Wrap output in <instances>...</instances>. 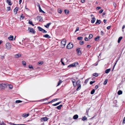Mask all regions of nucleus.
<instances>
[{
    "label": "nucleus",
    "mask_w": 125,
    "mask_h": 125,
    "mask_svg": "<svg viewBox=\"0 0 125 125\" xmlns=\"http://www.w3.org/2000/svg\"><path fill=\"white\" fill-rule=\"evenodd\" d=\"M78 65V63L77 62H76L73 63L68 65V67H76L77 65Z\"/></svg>",
    "instance_id": "nucleus-1"
},
{
    "label": "nucleus",
    "mask_w": 125,
    "mask_h": 125,
    "mask_svg": "<svg viewBox=\"0 0 125 125\" xmlns=\"http://www.w3.org/2000/svg\"><path fill=\"white\" fill-rule=\"evenodd\" d=\"M66 43V40L64 39H63L61 42V44L62 45V48H64L65 46Z\"/></svg>",
    "instance_id": "nucleus-2"
},
{
    "label": "nucleus",
    "mask_w": 125,
    "mask_h": 125,
    "mask_svg": "<svg viewBox=\"0 0 125 125\" xmlns=\"http://www.w3.org/2000/svg\"><path fill=\"white\" fill-rule=\"evenodd\" d=\"M7 85V84L5 83H2L0 84V88L2 89H4Z\"/></svg>",
    "instance_id": "nucleus-3"
},
{
    "label": "nucleus",
    "mask_w": 125,
    "mask_h": 125,
    "mask_svg": "<svg viewBox=\"0 0 125 125\" xmlns=\"http://www.w3.org/2000/svg\"><path fill=\"white\" fill-rule=\"evenodd\" d=\"M73 47V45L72 43L70 42L67 46V48L68 49H70Z\"/></svg>",
    "instance_id": "nucleus-4"
},
{
    "label": "nucleus",
    "mask_w": 125,
    "mask_h": 125,
    "mask_svg": "<svg viewBox=\"0 0 125 125\" xmlns=\"http://www.w3.org/2000/svg\"><path fill=\"white\" fill-rule=\"evenodd\" d=\"M6 48L8 50L10 49L11 47V45L10 43L9 42H7L6 44Z\"/></svg>",
    "instance_id": "nucleus-5"
},
{
    "label": "nucleus",
    "mask_w": 125,
    "mask_h": 125,
    "mask_svg": "<svg viewBox=\"0 0 125 125\" xmlns=\"http://www.w3.org/2000/svg\"><path fill=\"white\" fill-rule=\"evenodd\" d=\"M28 30H29L30 32H31L32 34H34L35 33V31L32 28H30L29 27Z\"/></svg>",
    "instance_id": "nucleus-6"
},
{
    "label": "nucleus",
    "mask_w": 125,
    "mask_h": 125,
    "mask_svg": "<svg viewBox=\"0 0 125 125\" xmlns=\"http://www.w3.org/2000/svg\"><path fill=\"white\" fill-rule=\"evenodd\" d=\"M48 119V118L47 117H43L41 118V121L42 122L43 121H47Z\"/></svg>",
    "instance_id": "nucleus-7"
},
{
    "label": "nucleus",
    "mask_w": 125,
    "mask_h": 125,
    "mask_svg": "<svg viewBox=\"0 0 125 125\" xmlns=\"http://www.w3.org/2000/svg\"><path fill=\"white\" fill-rule=\"evenodd\" d=\"M80 48H79L76 50L77 52L79 55H80L81 54V51L80 50Z\"/></svg>",
    "instance_id": "nucleus-8"
},
{
    "label": "nucleus",
    "mask_w": 125,
    "mask_h": 125,
    "mask_svg": "<svg viewBox=\"0 0 125 125\" xmlns=\"http://www.w3.org/2000/svg\"><path fill=\"white\" fill-rule=\"evenodd\" d=\"M38 6L39 7V8L40 12H42L43 13H45V12L44 11H43V10H42V9L41 7L40 6V4H38Z\"/></svg>",
    "instance_id": "nucleus-9"
},
{
    "label": "nucleus",
    "mask_w": 125,
    "mask_h": 125,
    "mask_svg": "<svg viewBox=\"0 0 125 125\" xmlns=\"http://www.w3.org/2000/svg\"><path fill=\"white\" fill-rule=\"evenodd\" d=\"M37 19L38 20H39V21H42V17L40 16H38L37 17Z\"/></svg>",
    "instance_id": "nucleus-10"
},
{
    "label": "nucleus",
    "mask_w": 125,
    "mask_h": 125,
    "mask_svg": "<svg viewBox=\"0 0 125 125\" xmlns=\"http://www.w3.org/2000/svg\"><path fill=\"white\" fill-rule=\"evenodd\" d=\"M77 85V88L76 89L77 91L79 90L81 88V86L80 84H78Z\"/></svg>",
    "instance_id": "nucleus-11"
},
{
    "label": "nucleus",
    "mask_w": 125,
    "mask_h": 125,
    "mask_svg": "<svg viewBox=\"0 0 125 125\" xmlns=\"http://www.w3.org/2000/svg\"><path fill=\"white\" fill-rule=\"evenodd\" d=\"M72 83H73V84L74 87H76V85H77L76 83L75 84H74V83H75V80L74 79H72Z\"/></svg>",
    "instance_id": "nucleus-12"
},
{
    "label": "nucleus",
    "mask_w": 125,
    "mask_h": 125,
    "mask_svg": "<svg viewBox=\"0 0 125 125\" xmlns=\"http://www.w3.org/2000/svg\"><path fill=\"white\" fill-rule=\"evenodd\" d=\"M21 56V54L20 53H18L17 54H15V57L17 58L20 57Z\"/></svg>",
    "instance_id": "nucleus-13"
},
{
    "label": "nucleus",
    "mask_w": 125,
    "mask_h": 125,
    "mask_svg": "<svg viewBox=\"0 0 125 125\" xmlns=\"http://www.w3.org/2000/svg\"><path fill=\"white\" fill-rule=\"evenodd\" d=\"M92 19L91 21V23H93L96 20V19L95 17L92 18Z\"/></svg>",
    "instance_id": "nucleus-14"
},
{
    "label": "nucleus",
    "mask_w": 125,
    "mask_h": 125,
    "mask_svg": "<svg viewBox=\"0 0 125 125\" xmlns=\"http://www.w3.org/2000/svg\"><path fill=\"white\" fill-rule=\"evenodd\" d=\"M18 10V7H16L14 10V12L16 14L17 13V11Z\"/></svg>",
    "instance_id": "nucleus-15"
},
{
    "label": "nucleus",
    "mask_w": 125,
    "mask_h": 125,
    "mask_svg": "<svg viewBox=\"0 0 125 125\" xmlns=\"http://www.w3.org/2000/svg\"><path fill=\"white\" fill-rule=\"evenodd\" d=\"M51 24V23L50 22L46 24V25H44V27L47 28H48L50 25Z\"/></svg>",
    "instance_id": "nucleus-16"
},
{
    "label": "nucleus",
    "mask_w": 125,
    "mask_h": 125,
    "mask_svg": "<svg viewBox=\"0 0 125 125\" xmlns=\"http://www.w3.org/2000/svg\"><path fill=\"white\" fill-rule=\"evenodd\" d=\"M8 39L12 41L13 39V36L10 35V37L8 38Z\"/></svg>",
    "instance_id": "nucleus-17"
},
{
    "label": "nucleus",
    "mask_w": 125,
    "mask_h": 125,
    "mask_svg": "<svg viewBox=\"0 0 125 125\" xmlns=\"http://www.w3.org/2000/svg\"><path fill=\"white\" fill-rule=\"evenodd\" d=\"M78 116L76 114L74 115L73 117V118L74 119H76L78 118Z\"/></svg>",
    "instance_id": "nucleus-18"
},
{
    "label": "nucleus",
    "mask_w": 125,
    "mask_h": 125,
    "mask_svg": "<svg viewBox=\"0 0 125 125\" xmlns=\"http://www.w3.org/2000/svg\"><path fill=\"white\" fill-rule=\"evenodd\" d=\"M7 2L9 5H11L12 4V3L11 2V0H7Z\"/></svg>",
    "instance_id": "nucleus-19"
},
{
    "label": "nucleus",
    "mask_w": 125,
    "mask_h": 125,
    "mask_svg": "<svg viewBox=\"0 0 125 125\" xmlns=\"http://www.w3.org/2000/svg\"><path fill=\"white\" fill-rule=\"evenodd\" d=\"M101 23V21L100 20H97L96 21V22L95 24H99Z\"/></svg>",
    "instance_id": "nucleus-20"
},
{
    "label": "nucleus",
    "mask_w": 125,
    "mask_h": 125,
    "mask_svg": "<svg viewBox=\"0 0 125 125\" xmlns=\"http://www.w3.org/2000/svg\"><path fill=\"white\" fill-rule=\"evenodd\" d=\"M64 12L66 14H68L69 12V11L67 10H65Z\"/></svg>",
    "instance_id": "nucleus-21"
},
{
    "label": "nucleus",
    "mask_w": 125,
    "mask_h": 125,
    "mask_svg": "<svg viewBox=\"0 0 125 125\" xmlns=\"http://www.w3.org/2000/svg\"><path fill=\"white\" fill-rule=\"evenodd\" d=\"M111 70L110 69H108L106 70L105 71V73H109Z\"/></svg>",
    "instance_id": "nucleus-22"
},
{
    "label": "nucleus",
    "mask_w": 125,
    "mask_h": 125,
    "mask_svg": "<svg viewBox=\"0 0 125 125\" xmlns=\"http://www.w3.org/2000/svg\"><path fill=\"white\" fill-rule=\"evenodd\" d=\"M43 37L46 38H51L50 36L48 34H46L43 36Z\"/></svg>",
    "instance_id": "nucleus-23"
},
{
    "label": "nucleus",
    "mask_w": 125,
    "mask_h": 125,
    "mask_svg": "<svg viewBox=\"0 0 125 125\" xmlns=\"http://www.w3.org/2000/svg\"><path fill=\"white\" fill-rule=\"evenodd\" d=\"M37 28L40 31H41L42 32L43 31V29L41 27L38 26V27Z\"/></svg>",
    "instance_id": "nucleus-24"
},
{
    "label": "nucleus",
    "mask_w": 125,
    "mask_h": 125,
    "mask_svg": "<svg viewBox=\"0 0 125 125\" xmlns=\"http://www.w3.org/2000/svg\"><path fill=\"white\" fill-rule=\"evenodd\" d=\"M61 103V102H58L56 104H53L52 105L53 106H57V105H59V104Z\"/></svg>",
    "instance_id": "nucleus-25"
},
{
    "label": "nucleus",
    "mask_w": 125,
    "mask_h": 125,
    "mask_svg": "<svg viewBox=\"0 0 125 125\" xmlns=\"http://www.w3.org/2000/svg\"><path fill=\"white\" fill-rule=\"evenodd\" d=\"M123 37H120L118 39V43H119L121 40L122 39Z\"/></svg>",
    "instance_id": "nucleus-26"
},
{
    "label": "nucleus",
    "mask_w": 125,
    "mask_h": 125,
    "mask_svg": "<svg viewBox=\"0 0 125 125\" xmlns=\"http://www.w3.org/2000/svg\"><path fill=\"white\" fill-rule=\"evenodd\" d=\"M43 63V62L42 61H39L38 63V64L40 65H42Z\"/></svg>",
    "instance_id": "nucleus-27"
},
{
    "label": "nucleus",
    "mask_w": 125,
    "mask_h": 125,
    "mask_svg": "<svg viewBox=\"0 0 125 125\" xmlns=\"http://www.w3.org/2000/svg\"><path fill=\"white\" fill-rule=\"evenodd\" d=\"M62 106V105H59V106H57L56 108H57L59 110H60L61 109V107Z\"/></svg>",
    "instance_id": "nucleus-28"
},
{
    "label": "nucleus",
    "mask_w": 125,
    "mask_h": 125,
    "mask_svg": "<svg viewBox=\"0 0 125 125\" xmlns=\"http://www.w3.org/2000/svg\"><path fill=\"white\" fill-rule=\"evenodd\" d=\"M58 13H61L62 12V9H58Z\"/></svg>",
    "instance_id": "nucleus-29"
},
{
    "label": "nucleus",
    "mask_w": 125,
    "mask_h": 125,
    "mask_svg": "<svg viewBox=\"0 0 125 125\" xmlns=\"http://www.w3.org/2000/svg\"><path fill=\"white\" fill-rule=\"evenodd\" d=\"M118 94V95H120L122 93V92L121 90H119L117 92Z\"/></svg>",
    "instance_id": "nucleus-30"
},
{
    "label": "nucleus",
    "mask_w": 125,
    "mask_h": 125,
    "mask_svg": "<svg viewBox=\"0 0 125 125\" xmlns=\"http://www.w3.org/2000/svg\"><path fill=\"white\" fill-rule=\"evenodd\" d=\"M57 99H57V98L54 99L52 100L51 102H49L48 103H52V102H54L56 101L57 100Z\"/></svg>",
    "instance_id": "nucleus-31"
},
{
    "label": "nucleus",
    "mask_w": 125,
    "mask_h": 125,
    "mask_svg": "<svg viewBox=\"0 0 125 125\" xmlns=\"http://www.w3.org/2000/svg\"><path fill=\"white\" fill-rule=\"evenodd\" d=\"M99 38H100L99 36H98L97 37H96V38H94V40L96 41H97L98 40H99Z\"/></svg>",
    "instance_id": "nucleus-32"
},
{
    "label": "nucleus",
    "mask_w": 125,
    "mask_h": 125,
    "mask_svg": "<svg viewBox=\"0 0 125 125\" xmlns=\"http://www.w3.org/2000/svg\"><path fill=\"white\" fill-rule=\"evenodd\" d=\"M87 120V118L85 116H84V117H83V118L82 119V120L84 121L85 120Z\"/></svg>",
    "instance_id": "nucleus-33"
},
{
    "label": "nucleus",
    "mask_w": 125,
    "mask_h": 125,
    "mask_svg": "<svg viewBox=\"0 0 125 125\" xmlns=\"http://www.w3.org/2000/svg\"><path fill=\"white\" fill-rule=\"evenodd\" d=\"M95 91L94 89H93L91 92V94H94Z\"/></svg>",
    "instance_id": "nucleus-34"
},
{
    "label": "nucleus",
    "mask_w": 125,
    "mask_h": 125,
    "mask_svg": "<svg viewBox=\"0 0 125 125\" xmlns=\"http://www.w3.org/2000/svg\"><path fill=\"white\" fill-rule=\"evenodd\" d=\"M62 81L61 80H59L58 83V85H57V86H58L62 82Z\"/></svg>",
    "instance_id": "nucleus-35"
},
{
    "label": "nucleus",
    "mask_w": 125,
    "mask_h": 125,
    "mask_svg": "<svg viewBox=\"0 0 125 125\" xmlns=\"http://www.w3.org/2000/svg\"><path fill=\"white\" fill-rule=\"evenodd\" d=\"M93 37V35L92 34H89L88 38L89 39H91Z\"/></svg>",
    "instance_id": "nucleus-36"
},
{
    "label": "nucleus",
    "mask_w": 125,
    "mask_h": 125,
    "mask_svg": "<svg viewBox=\"0 0 125 125\" xmlns=\"http://www.w3.org/2000/svg\"><path fill=\"white\" fill-rule=\"evenodd\" d=\"M77 39L78 40H82L83 39V37H78Z\"/></svg>",
    "instance_id": "nucleus-37"
},
{
    "label": "nucleus",
    "mask_w": 125,
    "mask_h": 125,
    "mask_svg": "<svg viewBox=\"0 0 125 125\" xmlns=\"http://www.w3.org/2000/svg\"><path fill=\"white\" fill-rule=\"evenodd\" d=\"M22 101L20 100H17L15 101V103H21Z\"/></svg>",
    "instance_id": "nucleus-38"
},
{
    "label": "nucleus",
    "mask_w": 125,
    "mask_h": 125,
    "mask_svg": "<svg viewBox=\"0 0 125 125\" xmlns=\"http://www.w3.org/2000/svg\"><path fill=\"white\" fill-rule=\"evenodd\" d=\"M93 75L94 76H95V77H96L98 76V73H95L93 74Z\"/></svg>",
    "instance_id": "nucleus-39"
},
{
    "label": "nucleus",
    "mask_w": 125,
    "mask_h": 125,
    "mask_svg": "<svg viewBox=\"0 0 125 125\" xmlns=\"http://www.w3.org/2000/svg\"><path fill=\"white\" fill-rule=\"evenodd\" d=\"M107 81H108L107 79H105L104 82V85H106L107 83Z\"/></svg>",
    "instance_id": "nucleus-40"
},
{
    "label": "nucleus",
    "mask_w": 125,
    "mask_h": 125,
    "mask_svg": "<svg viewBox=\"0 0 125 125\" xmlns=\"http://www.w3.org/2000/svg\"><path fill=\"white\" fill-rule=\"evenodd\" d=\"M9 87L10 89H12L13 88V86L9 84Z\"/></svg>",
    "instance_id": "nucleus-41"
},
{
    "label": "nucleus",
    "mask_w": 125,
    "mask_h": 125,
    "mask_svg": "<svg viewBox=\"0 0 125 125\" xmlns=\"http://www.w3.org/2000/svg\"><path fill=\"white\" fill-rule=\"evenodd\" d=\"M80 80H78L77 81V82L76 83V85H77L78 84H80Z\"/></svg>",
    "instance_id": "nucleus-42"
},
{
    "label": "nucleus",
    "mask_w": 125,
    "mask_h": 125,
    "mask_svg": "<svg viewBox=\"0 0 125 125\" xmlns=\"http://www.w3.org/2000/svg\"><path fill=\"white\" fill-rule=\"evenodd\" d=\"M22 63L23 65H24L25 66L26 65V63L25 62V61H22Z\"/></svg>",
    "instance_id": "nucleus-43"
},
{
    "label": "nucleus",
    "mask_w": 125,
    "mask_h": 125,
    "mask_svg": "<svg viewBox=\"0 0 125 125\" xmlns=\"http://www.w3.org/2000/svg\"><path fill=\"white\" fill-rule=\"evenodd\" d=\"M101 9V7H97L96 8V9L97 10H99Z\"/></svg>",
    "instance_id": "nucleus-44"
},
{
    "label": "nucleus",
    "mask_w": 125,
    "mask_h": 125,
    "mask_svg": "<svg viewBox=\"0 0 125 125\" xmlns=\"http://www.w3.org/2000/svg\"><path fill=\"white\" fill-rule=\"evenodd\" d=\"M80 44L81 45H83V44L84 42L83 41H80Z\"/></svg>",
    "instance_id": "nucleus-45"
},
{
    "label": "nucleus",
    "mask_w": 125,
    "mask_h": 125,
    "mask_svg": "<svg viewBox=\"0 0 125 125\" xmlns=\"http://www.w3.org/2000/svg\"><path fill=\"white\" fill-rule=\"evenodd\" d=\"M113 4L114 7L115 8L116 6V3L115 2H113Z\"/></svg>",
    "instance_id": "nucleus-46"
},
{
    "label": "nucleus",
    "mask_w": 125,
    "mask_h": 125,
    "mask_svg": "<svg viewBox=\"0 0 125 125\" xmlns=\"http://www.w3.org/2000/svg\"><path fill=\"white\" fill-rule=\"evenodd\" d=\"M7 10L8 11H10L11 10V8L10 7H9L7 8Z\"/></svg>",
    "instance_id": "nucleus-47"
},
{
    "label": "nucleus",
    "mask_w": 125,
    "mask_h": 125,
    "mask_svg": "<svg viewBox=\"0 0 125 125\" xmlns=\"http://www.w3.org/2000/svg\"><path fill=\"white\" fill-rule=\"evenodd\" d=\"M26 114L25 113L23 114L22 115V116L24 118H26Z\"/></svg>",
    "instance_id": "nucleus-48"
},
{
    "label": "nucleus",
    "mask_w": 125,
    "mask_h": 125,
    "mask_svg": "<svg viewBox=\"0 0 125 125\" xmlns=\"http://www.w3.org/2000/svg\"><path fill=\"white\" fill-rule=\"evenodd\" d=\"M79 27H77L75 31V32L77 31H79Z\"/></svg>",
    "instance_id": "nucleus-49"
},
{
    "label": "nucleus",
    "mask_w": 125,
    "mask_h": 125,
    "mask_svg": "<svg viewBox=\"0 0 125 125\" xmlns=\"http://www.w3.org/2000/svg\"><path fill=\"white\" fill-rule=\"evenodd\" d=\"M103 11V10L102 9V10H100L99 12V13H102Z\"/></svg>",
    "instance_id": "nucleus-50"
},
{
    "label": "nucleus",
    "mask_w": 125,
    "mask_h": 125,
    "mask_svg": "<svg viewBox=\"0 0 125 125\" xmlns=\"http://www.w3.org/2000/svg\"><path fill=\"white\" fill-rule=\"evenodd\" d=\"M10 124L12 125H20V124H16L14 123H10Z\"/></svg>",
    "instance_id": "nucleus-51"
},
{
    "label": "nucleus",
    "mask_w": 125,
    "mask_h": 125,
    "mask_svg": "<svg viewBox=\"0 0 125 125\" xmlns=\"http://www.w3.org/2000/svg\"><path fill=\"white\" fill-rule=\"evenodd\" d=\"M94 82H95V81H91L90 82V84L91 85V84H93V83H94Z\"/></svg>",
    "instance_id": "nucleus-52"
},
{
    "label": "nucleus",
    "mask_w": 125,
    "mask_h": 125,
    "mask_svg": "<svg viewBox=\"0 0 125 125\" xmlns=\"http://www.w3.org/2000/svg\"><path fill=\"white\" fill-rule=\"evenodd\" d=\"M29 68H30V69L33 68V66L31 65H29Z\"/></svg>",
    "instance_id": "nucleus-53"
},
{
    "label": "nucleus",
    "mask_w": 125,
    "mask_h": 125,
    "mask_svg": "<svg viewBox=\"0 0 125 125\" xmlns=\"http://www.w3.org/2000/svg\"><path fill=\"white\" fill-rule=\"evenodd\" d=\"M89 80V78H88L85 80V82L86 83H87L88 82Z\"/></svg>",
    "instance_id": "nucleus-54"
},
{
    "label": "nucleus",
    "mask_w": 125,
    "mask_h": 125,
    "mask_svg": "<svg viewBox=\"0 0 125 125\" xmlns=\"http://www.w3.org/2000/svg\"><path fill=\"white\" fill-rule=\"evenodd\" d=\"M29 23L31 25V24L33 23L31 21H30V20L29 21Z\"/></svg>",
    "instance_id": "nucleus-55"
},
{
    "label": "nucleus",
    "mask_w": 125,
    "mask_h": 125,
    "mask_svg": "<svg viewBox=\"0 0 125 125\" xmlns=\"http://www.w3.org/2000/svg\"><path fill=\"white\" fill-rule=\"evenodd\" d=\"M42 32L44 33H46L47 32V31L44 29L43 30Z\"/></svg>",
    "instance_id": "nucleus-56"
},
{
    "label": "nucleus",
    "mask_w": 125,
    "mask_h": 125,
    "mask_svg": "<svg viewBox=\"0 0 125 125\" xmlns=\"http://www.w3.org/2000/svg\"><path fill=\"white\" fill-rule=\"evenodd\" d=\"M123 122V124L125 123V117L124 118Z\"/></svg>",
    "instance_id": "nucleus-57"
},
{
    "label": "nucleus",
    "mask_w": 125,
    "mask_h": 125,
    "mask_svg": "<svg viewBox=\"0 0 125 125\" xmlns=\"http://www.w3.org/2000/svg\"><path fill=\"white\" fill-rule=\"evenodd\" d=\"M111 26H109L107 27V29L109 30L110 29V28H111Z\"/></svg>",
    "instance_id": "nucleus-58"
},
{
    "label": "nucleus",
    "mask_w": 125,
    "mask_h": 125,
    "mask_svg": "<svg viewBox=\"0 0 125 125\" xmlns=\"http://www.w3.org/2000/svg\"><path fill=\"white\" fill-rule=\"evenodd\" d=\"M98 86L97 85H96L95 87V89H97L98 88Z\"/></svg>",
    "instance_id": "nucleus-59"
},
{
    "label": "nucleus",
    "mask_w": 125,
    "mask_h": 125,
    "mask_svg": "<svg viewBox=\"0 0 125 125\" xmlns=\"http://www.w3.org/2000/svg\"><path fill=\"white\" fill-rule=\"evenodd\" d=\"M84 40L85 41H88V38L87 37H85L84 38Z\"/></svg>",
    "instance_id": "nucleus-60"
},
{
    "label": "nucleus",
    "mask_w": 125,
    "mask_h": 125,
    "mask_svg": "<svg viewBox=\"0 0 125 125\" xmlns=\"http://www.w3.org/2000/svg\"><path fill=\"white\" fill-rule=\"evenodd\" d=\"M50 98V97H47V98H46L44 99H43L42 100H47L48 99Z\"/></svg>",
    "instance_id": "nucleus-61"
},
{
    "label": "nucleus",
    "mask_w": 125,
    "mask_h": 125,
    "mask_svg": "<svg viewBox=\"0 0 125 125\" xmlns=\"http://www.w3.org/2000/svg\"><path fill=\"white\" fill-rule=\"evenodd\" d=\"M101 34L102 35H104V32H103V31H101Z\"/></svg>",
    "instance_id": "nucleus-62"
},
{
    "label": "nucleus",
    "mask_w": 125,
    "mask_h": 125,
    "mask_svg": "<svg viewBox=\"0 0 125 125\" xmlns=\"http://www.w3.org/2000/svg\"><path fill=\"white\" fill-rule=\"evenodd\" d=\"M24 17V16H23V14H22L21 15L20 18H22V19H23V18Z\"/></svg>",
    "instance_id": "nucleus-63"
},
{
    "label": "nucleus",
    "mask_w": 125,
    "mask_h": 125,
    "mask_svg": "<svg viewBox=\"0 0 125 125\" xmlns=\"http://www.w3.org/2000/svg\"><path fill=\"white\" fill-rule=\"evenodd\" d=\"M0 124L1 125H6L3 123H2L1 124L0 123Z\"/></svg>",
    "instance_id": "nucleus-64"
}]
</instances>
